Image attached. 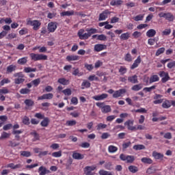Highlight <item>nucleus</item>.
<instances>
[{
	"instance_id": "1",
	"label": "nucleus",
	"mask_w": 175,
	"mask_h": 175,
	"mask_svg": "<svg viewBox=\"0 0 175 175\" xmlns=\"http://www.w3.org/2000/svg\"><path fill=\"white\" fill-rule=\"evenodd\" d=\"M96 105L98 107L101 109L102 113L105 114L111 111V107L105 105V103H96Z\"/></svg>"
},
{
	"instance_id": "2",
	"label": "nucleus",
	"mask_w": 175,
	"mask_h": 175,
	"mask_svg": "<svg viewBox=\"0 0 175 175\" xmlns=\"http://www.w3.org/2000/svg\"><path fill=\"white\" fill-rule=\"evenodd\" d=\"M30 57L32 61H46L47 55L42 54L30 53Z\"/></svg>"
},
{
	"instance_id": "3",
	"label": "nucleus",
	"mask_w": 175,
	"mask_h": 175,
	"mask_svg": "<svg viewBox=\"0 0 175 175\" xmlns=\"http://www.w3.org/2000/svg\"><path fill=\"white\" fill-rule=\"evenodd\" d=\"M159 16L161 18L163 17V18H165V20L170 22L174 21V16L170 12H167V13L161 12L159 14Z\"/></svg>"
},
{
	"instance_id": "4",
	"label": "nucleus",
	"mask_w": 175,
	"mask_h": 175,
	"mask_svg": "<svg viewBox=\"0 0 175 175\" xmlns=\"http://www.w3.org/2000/svg\"><path fill=\"white\" fill-rule=\"evenodd\" d=\"M120 159L121 161H126L127 163H133L135 162V156L127 155L126 156L124 154L120 155Z\"/></svg>"
},
{
	"instance_id": "5",
	"label": "nucleus",
	"mask_w": 175,
	"mask_h": 175,
	"mask_svg": "<svg viewBox=\"0 0 175 175\" xmlns=\"http://www.w3.org/2000/svg\"><path fill=\"white\" fill-rule=\"evenodd\" d=\"M42 23H40L39 22V21H27V25H31V27H33V29H34V31H38V29H39V27H40Z\"/></svg>"
},
{
	"instance_id": "6",
	"label": "nucleus",
	"mask_w": 175,
	"mask_h": 175,
	"mask_svg": "<svg viewBox=\"0 0 175 175\" xmlns=\"http://www.w3.org/2000/svg\"><path fill=\"white\" fill-rule=\"evenodd\" d=\"M133 120H129L124 122V125L127 126L129 131H136V126H133Z\"/></svg>"
},
{
	"instance_id": "7",
	"label": "nucleus",
	"mask_w": 175,
	"mask_h": 175,
	"mask_svg": "<svg viewBox=\"0 0 175 175\" xmlns=\"http://www.w3.org/2000/svg\"><path fill=\"white\" fill-rule=\"evenodd\" d=\"M159 76L160 77H162V79H161L162 83H166V81L170 79V77H169V74L167 72H165V71L160 72Z\"/></svg>"
},
{
	"instance_id": "8",
	"label": "nucleus",
	"mask_w": 175,
	"mask_h": 175,
	"mask_svg": "<svg viewBox=\"0 0 175 175\" xmlns=\"http://www.w3.org/2000/svg\"><path fill=\"white\" fill-rule=\"evenodd\" d=\"M96 167L95 166H87L84 168V172L85 175H94L93 170H95Z\"/></svg>"
},
{
	"instance_id": "9",
	"label": "nucleus",
	"mask_w": 175,
	"mask_h": 175,
	"mask_svg": "<svg viewBox=\"0 0 175 175\" xmlns=\"http://www.w3.org/2000/svg\"><path fill=\"white\" fill-rule=\"evenodd\" d=\"M110 14V12L109 10H105L103 12V13L100 14L99 18H98V21H103V20H105L107 18V16Z\"/></svg>"
},
{
	"instance_id": "10",
	"label": "nucleus",
	"mask_w": 175,
	"mask_h": 175,
	"mask_svg": "<svg viewBox=\"0 0 175 175\" xmlns=\"http://www.w3.org/2000/svg\"><path fill=\"white\" fill-rule=\"evenodd\" d=\"M57 29V23L51 22L48 24V31L49 32H54Z\"/></svg>"
},
{
	"instance_id": "11",
	"label": "nucleus",
	"mask_w": 175,
	"mask_h": 175,
	"mask_svg": "<svg viewBox=\"0 0 175 175\" xmlns=\"http://www.w3.org/2000/svg\"><path fill=\"white\" fill-rule=\"evenodd\" d=\"M53 96H54V95L53 94V93H48V94H43L41 96H39L38 98V100H43V99H53Z\"/></svg>"
},
{
	"instance_id": "12",
	"label": "nucleus",
	"mask_w": 175,
	"mask_h": 175,
	"mask_svg": "<svg viewBox=\"0 0 175 175\" xmlns=\"http://www.w3.org/2000/svg\"><path fill=\"white\" fill-rule=\"evenodd\" d=\"M109 96V94H102L100 95L94 96L92 98L94 99V100H103L106 99Z\"/></svg>"
},
{
	"instance_id": "13",
	"label": "nucleus",
	"mask_w": 175,
	"mask_h": 175,
	"mask_svg": "<svg viewBox=\"0 0 175 175\" xmlns=\"http://www.w3.org/2000/svg\"><path fill=\"white\" fill-rule=\"evenodd\" d=\"M128 81L129 83H132L133 84H137V83H139V81L137 80V75H136L132 77H129Z\"/></svg>"
},
{
	"instance_id": "14",
	"label": "nucleus",
	"mask_w": 175,
	"mask_h": 175,
	"mask_svg": "<svg viewBox=\"0 0 175 175\" xmlns=\"http://www.w3.org/2000/svg\"><path fill=\"white\" fill-rule=\"evenodd\" d=\"M106 49V45L102 44H97L94 46L95 51L99 52L102 51V50H105Z\"/></svg>"
},
{
	"instance_id": "15",
	"label": "nucleus",
	"mask_w": 175,
	"mask_h": 175,
	"mask_svg": "<svg viewBox=\"0 0 175 175\" xmlns=\"http://www.w3.org/2000/svg\"><path fill=\"white\" fill-rule=\"evenodd\" d=\"M142 62V58L138 56L137 59L134 62L133 64L131 66V69H135L139 66V64Z\"/></svg>"
},
{
	"instance_id": "16",
	"label": "nucleus",
	"mask_w": 175,
	"mask_h": 175,
	"mask_svg": "<svg viewBox=\"0 0 175 175\" xmlns=\"http://www.w3.org/2000/svg\"><path fill=\"white\" fill-rule=\"evenodd\" d=\"M72 158L74 159H78V160L84 159V154L74 152L72 154Z\"/></svg>"
},
{
	"instance_id": "17",
	"label": "nucleus",
	"mask_w": 175,
	"mask_h": 175,
	"mask_svg": "<svg viewBox=\"0 0 175 175\" xmlns=\"http://www.w3.org/2000/svg\"><path fill=\"white\" fill-rule=\"evenodd\" d=\"M154 35H157V31L154 29H150L146 32L148 38H154Z\"/></svg>"
},
{
	"instance_id": "18",
	"label": "nucleus",
	"mask_w": 175,
	"mask_h": 175,
	"mask_svg": "<svg viewBox=\"0 0 175 175\" xmlns=\"http://www.w3.org/2000/svg\"><path fill=\"white\" fill-rule=\"evenodd\" d=\"M38 172H40V175H45L47 174V173H50V171L47 170V169L43 166L39 167Z\"/></svg>"
},
{
	"instance_id": "19",
	"label": "nucleus",
	"mask_w": 175,
	"mask_h": 175,
	"mask_svg": "<svg viewBox=\"0 0 175 175\" xmlns=\"http://www.w3.org/2000/svg\"><path fill=\"white\" fill-rule=\"evenodd\" d=\"M27 62L28 57H22L17 61V64L18 65H25V64H27Z\"/></svg>"
},
{
	"instance_id": "20",
	"label": "nucleus",
	"mask_w": 175,
	"mask_h": 175,
	"mask_svg": "<svg viewBox=\"0 0 175 175\" xmlns=\"http://www.w3.org/2000/svg\"><path fill=\"white\" fill-rule=\"evenodd\" d=\"M152 157L154 158V159H162V158H163V154L158 152L154 151L152 152Z\"/></svg>"
},
{
	"instance_id": "21",
	"label": "nucleus",
	"mask_w": 175,
	"mask_h": 175,
	"mask_svg": "<svg viewBox=\"0 0 175 175\" xmlns=\"http://www.w3.org/2000/svg\"><path fill=\"white\" fill-rule=\"evenodd\" d=\"M143 88V83L135 85L131 88L132 91H140Z\"/></svg>"
},
{
	"instance_id": "22",
	"label": "nucleus",
	"mask_w": 175,
	"mask_h": 175,
	"mask_svg": "<svg viewBox=\"0 0 175 175\" xmlns=\"http://www.w3.org/2000/svg\"><path fill=\"white\" fill-rule=\"evenodd\" d=\"M32 154H31V152L27 151V150H23L21 151V156L25 157V158H29Z\"/></svg>"
},
{
	"instance_id": "23",
	"label": "nucleus",
	"mask_w": 175,
	"mask_h": 175,
	"mask_svg": "<svg viewBox=\"0 0 175 175\" xmlns=\"http://www.w3.org/2000/svg\"><path fill=\"white\" fill-rule=\"evenodd\" d=\"M129 170L131 172V173H137L139 172V168L135 165H130L129 166Z\"/></svg>"
},
{
	"instance_id": "24",
	"label": "nucleus",
	"mask_w": 175,
	"mask_h": 175,
	"mask_svg": "<svg viewBox=\"0 0 175 175\" xmlns=\"http://www.w3.org/2000/svg\"><path fill=\"white\" fill-rule=\"evenodd\" d=\"M17 69V66L12 64L7 67V72L8 73H12V72H14Z\"/></svg>"
},
{
	"instance_id": "25",
	"label": "nucleus",
	"mask_w": 175,
	"mask_h": 175,
	"mask_svg": "<svg viewBox=\"0 0 175 175\" xmlns=\"http://www.w3.org/2000/svg\"><path fill=\"white\" fill-rule=\"evenodd\" d=\"M141 161L143 163H147L148 165L152 163V159L147 157H143Z\"/></svg>"
},
{
	"instance_id": "26",
	"label": "nucleus",
	"mask_w": 175,
	"mask_h": 175,
	"mask_svg": "<svg viewBox=\"0 0 175 175\" xmlns=\"http://www.w3.org/2000/svg\"><path fill=\"white\" fill-rule=\"evenodd\" d=\"M155 81H159V77L158 75H154L150 78V83H155Z\"/></svg>"
},
{
	"instance_id": "27",
	"label": "nucleus",
	"mask_w": 175,
	"mask_h": 175,
	"mask_svg": "<svg viewBox=\"0 0 175 175\" xmlns=\"http://www.w3.org/2000/svg\"><path fill=\"white\" fill-rule=\"evenodd\" d=\"M122 1L121 0H112L110 2V5H111V6L120 5H122Z\"/></svg>"
},
{
	"instance_id": "28",
	"label": "nucleus",
	"mask_w": 175,
	"mask_h": 175,
	"mask_svg": "<svg viewBox=\"0 0 175 175\" xmlns=\"http://www.w3.org/2000/svg\"><path fill=\"white\" fill-rule=\"evenodd\" d=\"M59 84H62L63 85H68L69 84V81L66 80L65 78H60L57 81Z\"/></svg>"
},
{
	"instance_id": "29",
	"label": "nucleus",
	"mask_w": 175,
	"mask_h": 175,
	"mask_svg": "<svg viewBox=\"0 0 175 175\" xmlns=\"http://www.w3.org/2000/svg\"><path fill=\"white\" fill-rule=\"evenodd\" d=\"M120 38L121 40H128L129 39V33H122Z\"/></svg>"
},
{
	"instance_id": "30",
	"label": "nucleus",
	"mask_w": 175,
	"mask_h": 175,
	"mask_svg": "<svg viewBox=\"0 0 175 175\" xmlns=\"http://www.w3.org/2000/svg\"><path fill=\"white\" fill-rule=\"evenodd\" d=\"M67 61H77L79 56L77 55H68L66 57Z\"/></svg>"
},
{
	"instance_id": "31",
	"label": "nucleus",
	"mask_w": 175,
	"mask_h": 175,
	"mask_svg": "<svg viewBox=\"0 0 175 175\" xmlns=\"http://www.w3.org/2000/svg\"><path fill=\"white\" fill-rule=\"evenodd\" d=\"M49 122H50V120L49 118H45L40 123V125L42 126H49Z\"/></svg>"
},
{
	"instance_id": "32",
	"label": "nucleus",
	"mask_w": 175,
	"mask_h": 175,
	"mask_svg": "<svg viewBox=\"0 0 175 175\" xmlns=\"http://www.w3.org/2000/svg\"><path fill=\"white\" fill-rule=\"evenodd\" d=\"M73 14H75V11L74 10H71V11H66V12H63L61 13V16H73Z\"/></svg>"
},
{
	"instance_id": "33",
	"label": "nucleus",
	"mask_w": 175,
	"mask_h": 175,
	"mask_svg": "<svg viewBox=\"0 0 175 175\" xmlns=\"http://www.w3.org/2000/svg\"><path fill=\"white\" fill-rule=\"evenodd\" d=\"M133 149L136 150V151H139L140 150H145L146 149V146L144 145H135L133 146Z\"/></svg>"
},
{
	"instance_id": "34",
	"label": "nucleus",
	"mask_w": 175,
	"mask_h": 175,
	"mask_svg": "<svg viewBox=\"0 0 175 175\" xmlns=\"http://www.w3.org/2000/svg\"><path fill=\"white\" fill-rule=\"evenodd\" d=\"M9 144H8V147H12V148H14V147H18V146H20V142H14L13 141L10 140L8 142Z\"/></svg>"
},
{
	"instance_id": "35",
	"label": "nucleus",
	"mask_w": 175,
	"mask_h": 175,
	"mask_svg": "<svg viewBox=\"0 0 175 175\" xmlns=\"http://www.w3.org/2000/svg\"><path fill=\"white\" fill-rule=\"evenodd\" d=\"M155 172H157V170L154 167H150L146 170V173L148 174H154V173H155Z\"/></svg>"
},
{
	"instance_id": "36",
	"label": "nucleus",
	"mask_w": 175,
	"mask_h": 175,
	"mask_svg": "<svg viewBox=\"0 0 175 175\" xmlns=\"http://www.w3.org/2000/svg\"><path fill=\"white\" fill-rule=\"evenodd\" d=\"M118 150V148L113 145L109 146L108 148L109 152H116Z\"/></svg>"
},
{
	"instance_id": "37",
	"label": "nucleus",
	"mask_w": 175,
	"mask_h": 175,
	"mask_svg": "<svg viewBox=\"0 0 175 175\" xmlns=\"http://www.w3.org/2000/svg\"><path fill=\"white\" fill-rule=\"evenodd\" d=\"M36 68H32L31 67H25L24 68L25 73H31V72H35Z\"/></svg>"
},
{
	"instance_id": "38",
	"label": "nucleus",
	"mask_w": 175,
	"mask_h": 175,
	"mask_svg": "<svg viewBox=\"0 0 175 175\" xmlns=\"http://www.w3.org/2000/svg\"><path fill=\"white\" fill-rule=\"evenodd\" d=\"M29 92H31V90L28 88H23L20 90V94H22V95L29 94Z\"/></svg>"
},
{
	"instance_id": "39",
	"label": "nucleus",
	"mask_w": 175,
	"mask_h": 175,
	"mask_svg": "<svg viewBox=\"0 0 175 175\" xmlns=\"http://www.w3.org/2000/svg\"><path fill=\"white\" fill-rule=\"evenodd\" d=\"M144 18V15L143 14H139L133 18V20L135 21H142Z\"/></svg>"
},
{
	"instance_id": "40",
	"label": "nucleus",
	"mask_w": 175,
	"mask_h": 175,
	"mask_svg": "<svg viewBox=\"0 0 175 175\" xmlns=\"http://www.w3.org/2000/svg\"><path fill=\"white\" fill-rule=\"evenodd\" d=\"M25 81V79L24 78H17L14 79L15 84H21Z\"/></svg>"
},
{
	"instance_id": "41",
	"label": "nucleus",
	"mask_w": 175,
	"mask_h": 175,
	"mask_svg": "<svg viewBox=\"0 0 175 175\" xmlns=\"http://www.w3.org/2000/svg\"><path fill=\"white\" fill-rule=\"evenodd\" d=\"M62 156V152L58 151V152H54L52 153V157H54L55 158H59V157Z\"/></svg>"
},
{
	"instance_id": "42",
	"label": "nucleus",
	"mask_w": 175,
	"mask_h": 175,
	"mask_svg": "<svg viewBox=\"0 0 175 175\" xmlns=\"http://www.w3.org/2000/svg\"><path fill=\"white\" fill-rule=\"evenodd\" d=\"M33 100L30 99H26L25 100V104L26 106H33Z\"/></svg>"
},
{
	"instance_id": "43",
	"label": "nucleus",
	"mask_w": 175,
	"mask_h": 175,
	"mask_svg": "<svg viewBox=\"0 0 175 175\" xmlns=\"http://www.w3.org/2000/svg\"><path fill=\"white\" fill-rule=\"evenodd\" d=\"M73 76H83V73L80 72L79 68L75 69L72 72Z\"/></svg>"
},
{
	"instance_id": "44",
	"label": "nucleus",
	"mask_w": 175,
	"mask_h": 175,
	"mask_svg": "<svg viewBox=\"0 0 175 175\" xmlns=\"http://www.w3.org/2000/svg\"><path fill=\"white\" fill-rule=\"evenodd\" d=\"M163 53H165V48L161 47L157 51L156 55L158 57V55H161V54H163Z\"/></svg>"
},
{
	"instance_id": "45",
	"label": "nucleus",
	"mask_w": 175,
	"mask_h": 175,
	"mask_svg": "<svg viewBox=\"0 0 175 175\" xmlns=\"http://www.w3.org/2000/svg\"><path fill=\"white\" fill-rule=\"evenodd\" d=\"M10 136V134L6 133V132H3L1 134V136L0 137V140H2L3 139H8Z\"/></svg>"
},
{
	"instance_id": "46",
	"label": "nucleus",
	"mask_w": 175,
	"mask_h": 175,
	"mask_svg": "<svg viewBox=\"0 0 175 175\" xmlns=\"http://www.w3.org/2000/svg\"><path fill=\"white\" fill-rule=\"evenodd\" d=\"M126 68L124 67V66H120V69H119V73H120V75H125V73H126Z\"/></svg>"
},
{
	"instance_id": "47",
	"label": "nucleus",
	"mask_w": 175,
	"mask_h": 175,
	"mask_svg": "<svg viewBox=\"0 0 175 175\" xmlns=\"http://www.w3.org/2000/svg\"><path fill=\"white\" fill-rule=\"evenodd\" d=\"M76 124H77L76 120H68L66 122V125L68 126H73V125H76Z\"/></svg>"
},
{
	"instance_id": "48",
	"label": "nucleus",
	"mask_w": 175,
	"mask_h": 175,
	"mask_svg": "<svg viewBox=\"0 0 175 175\" xmlns=\"http://www.w3.org/2000/svg\"><path fill=\"white\" fill-rule=\"evenodd\" d=\"M23 123L25 125H29V118H28V116H25L23 119Z\"/></svg>"
},
{
	"instance_id": "49",
	"label": "nucleus",
	"mask_w": 175,
	"mask_h": 175,
	"mask_svg": "<svg viewBox=\"0 0 175 175\" xmlns=\"http://www.w3.org/2000/svg\"><path fill=\"white\" fill-rule=\"evenodd\" d=\"M31 83L35 87H38V85H39V84H40V79H35V80L32 81Z\"/></svg>"
},
{
	"instance_id": "50",
	"label": "nucleus",
	"mask_w": 175,
	"mask_h": 175,
	"mask_svg": "<svg viewBox=\"0 0 175 175\" xmlns=\"http://www.w3.org/2000/svg\"><path fill=\"white\" fill-rule=\"evenodd\" d=\"M63 94L64 95H68V96H70V95H72V90L70 89H66L62 91Z\"/></svg>"
},
{
	"instance_id": "51",
	"label": "nucleus",
	"mask_w": 175,
	"mask_h": 175,
	"mask_svg": "<svg viewBox=\"0 0 175 175\" xmlns=\"http://www.w3.org/2000/svg\"><path fill=\"white\" fill-rule=\"evenodd\" d=\"M107 38L106 37V36H105V34H100L98 35L97 37V40H107Z\"/></svg>"
},
{
	"instance_id": "52",
	"label": "nucleus",
	"mask_w": 175,
	"mask_h": 175,
	"mask_svg": "<svg viewBox=\"0 0 175 175\" xmlns=\"http://www.w3.org/2000/svg\"><path fill=\"white\" fill-rule=\"evenodd\" d=\"M11 128H13V124H8L3 126V131H9Z\"/></svg>"
},
{
	"instance_id": "53",
	"label": "nucleus",
	"mask_w": 175,
	"mask_h": 175,
	"mask_svg": "<svg viewBox=\"0 0 175 175\" xmlns=\"http://www.w3.org/2000/svg\"><path fill=\"white\" fill-rule=\"evenodd\" d=\"M105 167L107 170H113V167H111V163L108 162L105 164Z\"/></svg>"
},
{
	"instance_id": "54",
	"label": "nucleus",
	"mask_w": 175,
	"mask_h": 175,
	"mask_svg": "<svg viewBox=\"0 0 175 175\" xmlns=\"http://www.w3.org/2000/svg\"><path fill=\"white\" fill-rule=\"evenodd\" d=\"M82 87L90 88L91 87V83H90V81H85L82 83Z\"/></svg>"
},
{
	"instance_id": "55",
	"label": "nucleus",
	"mask_w": 175,
	"mask_h": 175,
	"mask_svg": "<svg viewBox=\"0 0 175 175\" xmlns=\"http://www.w3.org/2000/svg\"><path fill=\"white\" fill-rule=\"evenodd\" d=\"M99 174L100 175H113L111 174V172H107V171H105L103 170H101L99 171Z\"/></svg>"
},
{
	"instance_id": "56",
	"label": "nucleus",
	"mask_w": 175,
	"mask_h": 175,
	"mask_svg": "<svg viewBox=\"0 0 175 175\" xmlns=\"http://www.w3.org/2000/svg\"><path fill=\"white\" fill-rule=\"evenodd\" d=\"M157 86L152 85L150 88H144V91H146V92H151L152 90H155Z\"/></svg>"
},
{
	"instance_id": "57",
	"label": "nucleus",
	"mask_w": 175,
	"mask_h": 175,
	"mask_svg": "<svg viewBox=\"0 0 175 175\" xmlns=\"http://www.w3.org/2000/svg\"><path fill=\"white\" fill-rule=\"evenodd\" d=\"M120 21V18L117 16H114L111 19V24H114L116 23H118Z\"/></svg>"
},
{
	"instance_id": "58",
	"label": "nucleus",
	"mask_w": 175,
	"mask_h": 175,
	"mask_svg": "<svg viewBox=\"0 0 175 175\" xmlns=\"http://www.w3.org/2000/svg\"><path fill=\"white\" fill-rule=\"evenodd\" d=\"M17 38V34L14 33H11L10 34H8L7 39H14Z\"/></svg>"
},
{
	"instance_id": "59",
	"label": "nucleus",
	"mask_w": 175,
	"mask_h": 175,
	"mask_svg": "<svg viewBox=\"0 0 175 175\" xmlns=\"http://www.w3.org/2000/svg\"><path fill=\"white\" fill-rule=\"evenodd\" d=\"M133 36L135 38L137 39V38H140L142 36V33L139 32V31H135L133 33Z\"/></svg>"
},
{
	"instance_id": "60",
	"label": "nucleus",
	"mask_w": 175,
	"mask_h": 175,
	"mask_svg": "<svg viewBox=\"0 0 175 175\" xmlns=\"http://www.w3.org/2000/svg\"><path fill=\"white\" fill-rule=\"evenodd\" d=\"M14 77L24 78V74L23 72H17L14 75Z\"/></svg>"
},
{
	"instance_id": "61",
	"label": "nucleus",
	"mask_w": 175,
	"mask_h": 175,
	"mask_svg": "<svg viewBox=\"0 0 175 175\" xmlns=\"http://www.w3.org/2000/svg\"><path fill=\"white\" fill-rule=\"evenodd\" d=\"M131 144H132V143L131 142L124 143L122 144L123 150H125L126 148H128V147H129V146H131Z\"/></svg>"
},
{
	"instance_id": "62",
	"label": "nucleus",
	"mask_w": 175,
	"mask_h": 175,
	"mask_svg": "<svg viewBox=\"0 0 175 175\" xmlns=\"http://www.w3.org/2000/svg\"><path fill=\"white\" fill-rule=\"evenodd\" d=\"M2 94H9V90L7 88L0 89V95Z\"/></svg>"
},
{
	"instance_id": "63",
	"label": "nucleus",
	"mask_w": 175,
	"mask_h": 175,
	"mask_svg": "<svg viewBox=\"0 0 175 175\" xmlns=\"http://www.w3.org/2000/svg\"><path fill=\"white\" fill-rule=\"evenodd\" d=\"M107 137H110V134L108 133H103L101 135V139H107Z\"/></svg>"
},
{
	"instance_id": "64",
	"label": "nucleus",
	"mask_w": 175,
	"mask_h": 175,
	"mask_svg": "<svg viewBox=\"0 0 175 175\" xmlns=\"http://www.w3.org/2000/svg\"><path fill=\"white\" fill-rule=\"evenodd\" d=\"M174 66H175V61L170 62L167 64V68H169V69H172V68H174Z\"/></svg>"
}]
</instances>
